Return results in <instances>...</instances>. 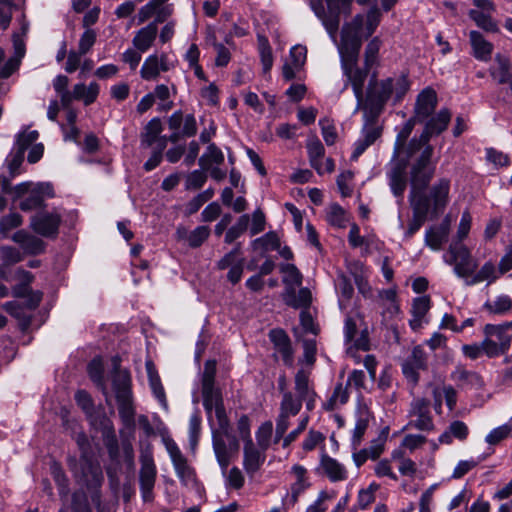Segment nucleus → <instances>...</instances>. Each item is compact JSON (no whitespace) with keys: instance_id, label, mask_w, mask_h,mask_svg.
<instances>
[{"instance_id":"nucleus-47","label":"nucleus","mask_w":512,"mask_h":512,"mask_svg":"<svg viewBox=\"0 0 512 512\" xmlns=\"http://www.w3.org/2000/svg\"><path fill=\"white\" fill-rule=\"evenodd\" d=\"M483 308L490 314L503 315L512 308V299L508 295H499L492 301H487Z\"/></svg>"},{"instance_id":"nucleus-59","label":"nucleus","mask_w":512,"mask_h":512,"mask_svg":"<svg viewBox=\"0 0 512 512\" xmlns=\"http://www.w3.org/2000/svg\"><path fill=\"white\" fill-rule=\"evenodd\" d=\"M281 271L284 273L283 283L285 285L291 284L301 286L303 276L294 264L283 265L281 267Z\"/></svg>"},{"instance_id":"nucleus-9","label":"nucleus","mask_w":512,"mask_h":512,"mask_svg":"<svg viewBox=\"0 0 512 512\" xmlns=\"http://www.w3.org/2000/svg\"><path fill=\"white\" fill-rule=\"evenodd\" d=\"M485 355L495 358L506 354L511 347V338L504 324H486L483 328Z\"/></svg>"},{"instance_id":"nucleus-35","label":"nucleus","mask_w":512,"mask_h":512,"mask_svg":"<svg viewBox=\"0 0 512 512\" xmlns=\"http://www.w3.org/2000/svg\"><path fill=\"white\" fill-rule=\"evenodd\" d=\"M120 419L124 427L133 435L135 430V409L133 396L116 398Z\"/></svg>"},{"instance_id":"nucleus-8","label":"nucleus","mask_w":512,"mask_h":512,"mask_svg":"<svg viewBox=\"0 0 512 512\" xmlns=\"http://www.w3.org/2000/svg\"><path fill=\"white\" fill-rule=\"evenodd\" d=\"M445 263L454 265V273L466 280L471 277L478 267L469 249L462 243H451L448 252L443 256Z\"/></svg>"},{"instance_id":"nucleus-61","label":"nucleus","mask_w":512,"mask_h":512,"mask_svg":"<svg viewBox=\"0 0 512 512\" xmlns=\"http://www.w3.org/2000/svg\"><path fill=\"white\" fill-rule=\"evenodd\" d=\"M328 221L333 226L344 228L347 223L346 212L341 206L334 204L331 206L328 213Z\"/></svg>"},{"instance_id":"nucleus-3","label":"nucleus","mask_w":512,"mask_h":512,"mask_svg":"<svg viewBox=\"0 0 512 512\" xmlns=\"http://www.w3.org/2000/svg\"><path fill=\"white\" fill-rule=\"evenodd\" d=\"M382 14L380 9L374 5L370 7L366 15L357 14L350 22L343 25L341 31V43L339 47L345 45V34L349 36L354 35L359 39L360 47L362 46V39L369 38L377 29L381 22Z\"/></svg>"},{"instance_id":"nucleus-14","label":"nucleus","mask_w":512,"mask_h":512,"mask_svg":"<svg viewBox=\"0 0 512 512\" xmlns=\"http://www.w3.org/2000/svg\"><path fill=\"white\" fill-rule=\"evenodd\" d=\"M310 371L299 369L294 376V391L291 392V398L299 402V410H301L303 403H305L308 411L315 407L316 392L313 383L310 379Z\"/></svg>"},{"instance_id":"nucleus-7","label":"nucleus","mask_w":512,"mask_h":512,"mask_svg":"<svg viewBox=\"0 0 512 512\" xmlns=\"http://www.w3.org/2000/svg\"><path fill=\"white\" fill-rule=\"evenodd\" d=\"M393 87L391 78L377 82L375 76H373L369 81L364 106L360 109L369 110V116L372 119L376 118L390 98Z\"/></svg>"},{"instance_id":"nucleus-16","label":"nucleus","mask_w":512,"mask_h":512,"mask_svg":"<svg viewBox=\"0 0 512 512\" xmlns=\"http://www.w3.org/2000/svg\"><path fill=\"white\" fill-rule=\"evenodd\" d=\"M299 412V402L291 398V392H284L280 402V413L276 419L274 443H278L284 438L290 425V417L296 416Z\"/></svg>"},{"instance_id":"nucleus-24","label":"nucleus","mask_w":512,"mask_h":512,"mask_svg":"<svg viewBox=\"0 0 512 512\" xmlns=\"http://www.w3.org/2000/svg\"><path fill=\"white\" fill-rule=\"evenodd\" d=\"M450 377L461 388L480 390L484 387L482 376L476 371L467 370L462 364L455 366Z\"/></svg>"},{"instance_id":"nucleus-18","label":"nucleus","mask_w":512,"mask_h":512,"mask_svg":"<svg viewBox=\"0 0 512 512\" xmlns=\"http://www.w3.org/2000/svg\"><path fill=\"white\" fill-rule=\"evenodd\" d=\"M427 366V355L422 346L418 345L403 362L402 372L408 381L416 385L419 381V370H426Z\"/></svg>"},{"instance_id":"nucleus-36","label":"nucleus","mask_w":512,"mask_h":512,"mask_svg":"<svg viewBox=\"0 0 512 512\" xmlns=\"http://www.w3.org/2000/svg\"><path fill=\"white\" fill-rule=\"evenodd\" d=\"M158 33L156 22L141 28L133 38V45L140 52H146L153 44Z\"/></svg>"},{"instance_id":"nucleus-63","label":"nucleus","mask_w":512,"mask_h":512,"mask_svg":"<svg viewBox=\"0 0 512 512\" xmlns=\"http://www.w3.org/2000/svg\"><path fill=\"white\" fill-rule=\"evenodd\" d=\"M204 171L205 170H194L189 173L186 177L185 188L187 190L200 189L207 180V176Z\"/></svg>"},{"instance_id":"nucleus-2","label":"nucleus","mask_w":512,"mask_h":512,"mask_svg":"<svg viewBox=\"0 0 512 512\" xmlns=\"http://www.w3.org/2000/svg\"><path fill=\"white\" fill-rule=\"evenodd\" d=\"M354 0H309L315 15L321 20L332 39L335 40L342 15L349 16Z\"/></svg>"},{"instance_id":"nucleus-28","label":"nucleus","mask_w":512,"mask_h":512,"mask_svg":"<svg viewBox=\"0 0 512 512\" xmlns=\"http://www.w3.org/2000/svg\"><path fill=\"white\" fill-rule=\"evenodd\" d=\"M100 93V86L97 82H90L89 85L77 83L71 90V103L82 101L85 106L93 104Z\"/></svg>"},{"instance_id":"nucleus-15","label":"nucleus","mask_w":512,"mask_h":512,"mask_svg":"<svg viewBox=\"0 0 512 512\" xmlns=\"http://www.w3.org/2000/svg\"><path fill=\"white\" fill-rule=\"evenodd\" d=\"M409 416L411 419L407 427L421 431H432L434 429L430 402L428 400L424 398L414 399L410 405Z\"/></svg>"},{"instance_id":"nucleus-4","label":"nucleus","mask_w":512,"mask_h":512,"mask_svg":"<svg viewBox=\"0 0 512 512\" xmlns=\"http://www.w3.org/2000/svg\"><path fill=\"white\" fill-rule=\"evenodd\" d=\"M432 155V145L421 147V150L417 151L413 157L409 158L408 155H406L405 162L410 159H415L410 169L412 188L424 190L431 181L435 173V166L431 163Z\"/></svg>"},{"instance_id":"nucleus-57","label":"nucleus","mask_w":512,"mask_h":512,"mask_svg":"<svg viewBox=\"0 0 512 512\" xmlns=\"http://www.w3.org/2000/svg\"><path fill=\"white\" fill-rule=\"evenodd\" d=\"M319 125L321 127V134L325 143L328 146L335 144L338 134L333 121L329 118H323L319 120Z\"/></svg>"},{"instance_id":"nucleus-56","label":"nucleus","mask_w":512,"mask_h":512,"mask_svg":"<svg viewBox=\"0 0 512 512\" xmlns=\"http://www.w3.org/2000/svg\"><path fill=\"white\" fill-rule=\"evenodd\" d=\"M39 137V133L36 130L23 131L16 136L15 149L25 154V151L30 147Z\"/></svg>"},{"instance_id":"nucleus-37","label":"nucleus","mask_w":512,"mask_h":512,"mask_svg":"<svg viewBox=\"0 0 512 512\" xmlns=\"http://www.w3.org/2000/svg\"><path fill=\"white\" fill-rule=\"evenodd\" d=\"M449 234L448 223H442L428 229L425 233V244L432 250L438 251L447 241Z\"/></svg>"},{"instance_id":"nucleus-13","label":"nucleus","mask_w":512,"mask_h":512,"mask_svg":"<svg viewBox=\"0 0 512 512\" xmlns=\"http://www.w3.org/2000/svg\"><path fill=\"white\" fill-rule=\"evenodd\" d=\"M215 374V364L207 362L202 376V395L203 406L208 416H210L212 411H215L217 407L224 406L222 394L220 390L215 387Z\"/></svg>"},{"instance_id":"nucleus-44","label":"nucleus","mask_w":512,"mask_h":512,"mask_svg":"<svg viewBox=\"0 0 512 512\" xmlns=\"http://www.w3.org/2000/svg\"><path fill=\"white\" fill-rule=\"evenodd\" d=\"M214 414L215 420L212 418V414L208 416L212 434L231 431V426L226 414L225 407H217V409L214 411Z\"/></svg>"},{"instance_id":"nucleus-23","label":"nucleus","mask_w":512,"mask_h":512,"mask_svg":"<svg viewBox=\"0 0 512 512\" xmlns=\"http://www.w3.org/2000/svg\"><path fill=\"white\" fill-rule=\"evenodd\" d=\"M269 338L274 345L275 353L281 356L284 365L292 367L294 363V351L286 332L282 329H273L269 332Z\"/></svg>"},{"instance_id":"nucleus-22","label":"nucleus","mask_w":512,"mask_h":512,"mask_svg":"<svg viewBox=\"0 0 512 512\" xmlns=\"http://www.w3.org/2000/svg\"><path fill=\"white\" fill-rule=\"evenodd\" d=\"M266 460V451L257 448L253 441L244 444L243 467L245 472L253 477L260 470Z\"/></svg>"},{"instance_id":"nucleus-52","label":"nucleus","mask_w":512,"mask_h":512,"mask_svg":"<svg viewBox=\"0 0 512 512\" xmlns=\"http://www.w3.org/2000/svg\"><path fill=\"white\" fill-rule=\"evenodd\" d=\"M436 406L441 407V399L440 397L443 395L446 405L448 406L449 410H453L457 404V391L455 388L451 385L443 386L441 391L439 389H435L433 391Z\"/></svg>"},{"instance_id":"nucleus-50","label":"nucleus","mask_w":512,"mask_h":512,"mask_svg":"<svg viewBox=\"0 0 512 512\" xmlns=\"http://www.w3.org/2000/svg\"><path fill=\"white\" fill-rule=\"evenodd\" d=\"M469 16L481 29L492 33H496L499 31L497 23L492 19V17L489 14H486L480 10H470Z\"/></svg>"},{"instance_id":"nucleus-31","label":"nucleus","mask_w":512,"mask_h":512,"mask_svg":"<svg viewBox=\"0 0 512 512\" xmlns=\"http://www.w3.org/2000/svg\"><path fill=\"white\" fill-rule=\"evenodd\" d=\"M409 201L413 214L425 219L428 218L429 214L432 215V201L429 196L423 193V190L412 188Z\"/></svg>"},{"instance_id":"nucleus-6","label":"nucleus","mask_w":512,"mask_h":512,"mask_svg":"<svg viewBox=\"0 0 512 512\" xmlns=\"http://www.w3.org/2000/svg\"><path fill=\"white\" fill-rule=\"evenodd\" d=\"M451 120V112L444 108L441 109L436 115L432 116L425 124V128L419 137L412 138L407 147L408 157H413L414 154L421 150V147L430 145L429 141L432 136L441 134L446 130Z\"/></svg>"},{"instance_id":"nucleus-39","label":"nucleus","mask_w":512,"mask_h":512,"mask_svg":"<svg viewBox=\"0 0 512 512\" xmlns=\"http://www.w3.org/2000/svg\"><path fill=\"white\" fill-rule=\"evenodd\" d=\"M146 370H147V374H148L149 384L153 391L154 396L161 403V405L165 409H167L168 404H167V400H166V396H165V391L161 384L160 377H159L152 361L146 362Z\"/></svg>"},{"instance_id":"nucleus-21","label":"nucleus","mask_w":512,"mask_h":512,"mask_svg":"<svg viewBox=\"0 0 512 512\" xmlns=\"http://www.w3.org/2000/svg\"><path fill=\"white\" fill-rule=\"evenodd\" d=\"M61 216L58 213H40L32 218L33 230L44 237H55L58 234Z\"/></svg>"},{"instance_id":"nucleus-17","label":"nucleus","mask_w":512,"mask_h":512,"mask_svg":"<svg viewBox=\"0 0 512 512\" xmlns=\"http://www.w3.org/2000/svg\"><path fill=\"white\" fill-rule=\"evenodd\" d=\"M174 67V62L169 59L167 54H152L145 59L140 69V75L146 81H154L158 79L161 72H167Z\"/></svg>"},{"instance_id":"nucleus-12","label":"nucleus","mask_w":512,"mask_h":512,"mask_svg":"<svg viewBox=\"0 0 512 512\" xmlns=\"http://www.w3.org/2000/svg\"><path fill=\"white\" fill-rule=\"evenodd\" d=\"M215 374V364L207 362L202 376V395L203 406L208 416H210L212 411H215L217 407L224 406L222 394L220 390L215 387Z\"/></svg>"},{"instance_id":"nucleus-46","label":"nucleus","mask_w":512,"mask_h":512,"mask_svg":"<svg viewBox=\"0 0 512 512\" xmlns=\"http://www.w3.org/2000/svg\"><path fill=\"white\" fill-rule=\"evenodd\" d=\"M223 162L224 155L215 144H210L206 152L199 158V165L202 170H208L212 164L220 165Z\"/></svg>"},{"instance_id":"nucleus-10","label":"nucleus","mask_w":512,"mask_h":512,"mask_svg":"<svg viewBox=\"0 0 512 512\" xmlns=\"http://www.w3.org/2000/svg\"><path fill=\"white\" fill-rule=\"evenodd\" d=\"M139 484L141 497L144 502H151L154 499V486L157 477V469L153 459L151 447H146L140 453Z\"/></svg>"},{"instance_id":"nucleus-48","label":"nucleus","mask_w":512,"mask_h":512,"mask_svg":"<svg viewBox=\"0 0 512 512\" xmlns=\"http://www.w3.org/2000/svg\"><path fill=\"white\" fill-rule=\"evenodd\" d=\"M90 379L101 389L108 402V391L103 376V366L99 359H93L88 365Z\"/></svg>"},{"instance_id":"nucleus-40","label":"nucleus","mask_w":512,"mask_h":512,"mask_svg":"<svg viewBox=\"0 0 512 512\" xmlns=\"http://www.w3.org/2000/svg\"><path fill=\"white\" fill-rule=\"evenodd\" d=\"M378 303L383 308V315L390 317L399 312L395 289H383L378 293Z\"/></svg>"},{"instance_id":"nucleus-49","label":"nucleus","mask_w":512,"mask_h":512,"mask_svg":"<svg viewBox=\"0 0 512 512\" xmlns=\"http://www.w3.org/2000/svg\"><path fill=\"white\" fill-rule=\"evenodd\" d=\"M69 79L65 75H58L53 80V88L60 97V103L63 108L71 106V91L67 89Z\"/></svg>"},{"instance_id":"nucleus-41","label":"nucleus","mask_w":512,"mask_h":512,"mask_svg":"<svg viewBox=\"0 0 512 512\" xmlns=\"http://www.w3.org/2000/svg\"><path fill=\"white\" fill-rule=\"evenodd\" d=\"M498 278V272L495 265L488 261L486 262L481 269L469 277V279L465 280L466 285L472 286L478 284L483 281H488V283L494 282Z\"/></svg>"},{"instance_id":"nucleus-11","label":"nucleus","mask_w":512,"mask_h":512,"mask_svg":"<svg viewBox=\"0 0 512 512\" xmlns=\"http://www.w3.org/2000/svg\"><path fill=\"white\" fill-rule=\"evenodd\" d=\"M212 446L217 462L223 473L239 452V441L231 431L212 434Z\"/></svg>"},{"instance_id":"nucleus-54","label":"nucleus","mask_w":512,"mask_h":512,"mask_svg":"<svg viewBox=\"0 0 512 512\" xmlns=\"http://www.w3.org/2000/svg\"><path fill=\"white\" fill-rule=\"evenodd\" d=\"M210 229L208 226H198L187 236L188 245L191 248L200 247L209 237Z\"/></svg>"},{"instance_id":"nucleus-29","label":"nucleus","mask_w":512,"mask_h":512,"mask_svg":"<svg viewBox=\"0 0 512 512\" xmlns=\"http://www.w3.org/2000/svg\"><path fill=\"white\" fill-rule=\"evenodd\" d=\"M309 163L319 175L324 173L322 159L325 155V148L316 135H311L306 141Z\"/></svg>"},{"instance_id":"nucleus-33","label":"nucleus","mask_w":512,"mask_h":512,"mask_svg":"<svg viewBox=\"0 0 512 512\" xmlns=\"http://www.w3.org/2000/svg\"><path fill=\"white\" fill-rule=\"evenodd\" d=\"M292 473L296 477V481L291 485L290 491V504L294 506L299 496L310 486V483L307 478V470L305 467L301 465H294L291 469Z\"/></svg>"},{"instance_id":"nucleus-19","label":"nucleus","mask_w":512,"mask_h":512,"mask_svg":"<svg viewBox=\"0 0 512 512\" xmlns=\"http://www.w3.org/2000/svg\"><path fill=\"white\" fill-rule=\"evenodd\" d=\"M406 165L405 161L392 159L390 169L387 172L390 189L393 195L398 198L399 204L403 201V194L407 186Z\"/></svg>"},{"instance_id":"nucleus-25","label":"nucleus","mask_w":512,"mask_h":512,"mask_svg":"<svg viewBox=\"0 0 512 512\" xmlns=\"http://www.w3.org/2000/svg\"><path fill=\"white\" fill-rule=\"evenodd\" d=\"M450 181L442 178L430 189V200L432 201V218L439 216L449 202Z\"/></svg>"},{"instance_id":"nucleus-64","label":"nucleus","mask_w":512,"mask_h":512,"mask_svg":"<svg viewBox=\"0 0 512 512\" xmlns=\"http://www.w3.org/2000/svg\"><path fill=\"white\" fill-rule=\"evenodd\" d=\"M431 307L429 296L417 297L413 300L411 313L414 317L424 318Z\"/></svg>"},{"instance_id":"nucleus-5","label":"nucleus","mask_w":512,"mask_h":512,"mask_svg":"<svg viewBox=\"0 0 512 512\" xmlns=\"http://www.w3.org/2000/svg\"><path fill=\"white\" fill-rule=\"evenodd\" d=\"M67 463L74 477L82 481L88 488H96L103 482V472L100 463L92 455L80 457L79 460L74 456H70Z\"/></svg>"},{"instance_id":"nucleus-20","label":"nucleus","mask_w":512,"mask_h":512,"mask_svg":"<svg viewBox=\"0 0 512 512\" xmlns=\"http://www.w3.org/2000/svg\"><path fill=\"white\" fill-rule=\"evenodd\" d=\"M438 100L434 89L428 87L422 90L415 104V118L419 123L424 122L430 117L436 109Z\"/></svg>"},{"instance_id":"nucleus-55","label":"nucleus","mask_w":512,"mask_h":512,"mask_svg":"<svg viewBox=\"0 0 512 512\" xmlns=\"http://www.w3.org/2000/svg\"><path fill=\"white\" fill-rule=\"evenodd\" d=\"M380 47L381 40L378 37H374L367 44L364 53V65L367 68H372L373 65L377 62Z\"/></svg>"},{"instance_id":"nucleus-51","label":"nucleus","mask_w":512,"mask_h":512,"mask_svg":"<svg viewBox=\"0 0 512 512\" xmlns=\"http://www.w3.org/2000/svg\"><path fill=\"white\" fill-rule=\"evenodd\" d=\"M249 221L250 216L248 214L241 215L237 222L227 230L224 238L225 243L231 244L238 239L247 230Z\"/></svg>"},{"instance_id":"nucleus-26","label":"nucleus","mask_w":512,"mask_h":512,"mask_svg":"<svg viewBox=\"0 0 512 512\" xmlns=\"http://www.w3.org/2000/svg\"><path fill=\"white\" fill-rule=\"evenodd\" d=\"M382 134V129L374 124L366 123L362 129L361 137L354 144L351 160L356 161Z\"/></svg>"},{"instance_id":"nucleus-62","label":"nucleus","mask_w":512,"mask_h":512,"mask_svg":"<svg viewBox=\"0 0 512 512\" xmlns=\"http://www.w3.org/2000/svg\"><path fill=\"white\" fill-rule=\"evenodd\" d=\"M22 224V216L18 213H10L7 216H4L0 220V233L2 237H6L7 233L19 227Z\"/></svg>"},{"instance_id":"nucleus-34","label":"nucleus","mask_w":512,"mask_h":512,"mask_svg":"<svg viewBox=\"0 0 512 512\" xmlns=\"http://www.w3.org/2000/svg\"><path fill=\"white\" fill-rule=\"evenodd\" d=\"M469 37L474 57L481 61H488L493 52L492 43L487 41L478 31H471Z\"/></svg>"},{"instance_id":"nucleus-30","label":"nucleus","mask_w":512,"mask_h":512,"mask_svg":"<svg viewBox=\"0 0 512 512\" xmlns=\"http://www.w3.org/2000/svg\"><path fill=\"white\" fill-rule=\"evenodd\" d=\"M320 467L331 482L344 481L348 477L345 466L327 454L321 456Z\"/></svg>"},{"instance_id":"nucleus-43","label":"nucleus","mask_w":512,"mask_h":512,"mask_svg":"<svg viewBox=\"0 0 512 512\" xmlns=\"http://www.w3.org/2000/svg\"><path fill=\"white\" fill-rule=\"evenodd\" d=\"M197 133V123L194 115L185 116V123L182 130H172L170 136H166L167 142L177 143L183 137H192Z\"/></svg>"},{"instance_id":"nucleus-60","label":"nucleus","mask_w":512,"mask_h":512,"mask_svg":"<svg viewBox=\"0 0 512 512\" xmlns=\"http://www.w3.org/2000/svg\"><path fill=\"white\" fill-rule=\"evenodd\" d=\"M348 386H343L342 383L336 385L332 396L328 401L330 409H334L337 406L344 405L349 399Z\"/></svg>"},{"instance_id":"nucleus-42","label":"nucleus","mask_w":512,"mask_h":512,"mask_svg":"<svg viewBox=\"0 0 512 512\" xmlns=\"http://www.w3.org/2000/svg\"><path fill=\"white\" fill-rule=\"evenodd\" d=\"M50 473L57 485L60 497L62 499H66L70 493L69 479L66 476L64 470L62 469L61 465L56 461L51 462Z\"/></svg>"},{"instance_id":"nucleus-1","label":"nucleus","mask_w":512,"mask_h":512,"mask_svg":"<svg viewBox=\"0 0 512 512\" xmlns=\"http://www.w3.org/2000/svg\"><path fill=\"white\" fill-rule=\"evenodd\" d=\"M338 49L341 56V68L346 77L344 89L349 85L352 87L357 100L356 110H359L364 106V85L371 68H367L365 65L363 68L358 66L360 42L354 35L349 36L346 33L345 45Z\"/></svg>"},{"instance_id":"nucleus-38","label":"nucleus","mask_w":512,"mask_h":512,"mask_svg":"<svg viewBox=\"0 0 512 512\" xmlns=\"http://www.w3.org/2000/svg\"><path fill=\"white\" fill-rule=\"evenodd\" d=\"M416 122L418 121L415 118H410L408 121L404 123V125L398 132L394 144L393 159H397L401 153H405V155H407L408 144L406 145V142L410 137Z\"/></svg>"},{"instance_id":"nucleus-32","label":"nucleus","mask_w":512,"mask_h":512,"mask_svg":"<svg viewBox=\"0 0 512 512\" xmlns=\"http://www.w3.org/2000/svg\"><path fill=\"white\" fill-rule=\"evenodd\" d=\"M162 130L160 118L155 117L151 119L144 127V131L141 134V145L144 147H152L154 145L155 147H159L160 140L166 138V136H160Z\"/></svg>"},{"instance_id":"nucleus-53","label":"nucleus","mask_w":512,"mask_h":512,"mask_svg":"<svg viewBox=\"0 0 512 512\" xmlns=\"http://www.w3.org/2000/svg\"><path fill=\"white\" fill-rule=\"evenodd\" d=\"M273 432V424L271 421H266L260 425L256 431L257 448L267 451L270 446V441Z\"/></svg>"},{"instance_id":"nucleus-27","label":"nucleus","mask_w":512,"mask_h":512,"mask_svg":"<svg viewBox=\"0 0 512 512\" xmlns=\"http://www.w3.org/2000/svg\"><path fill=\"white\" fill-rule=\"evenodd\" d=\"M113 366L112 386L115 392V397L120 398L122 396H132L130 373L127 370L120 369L117 358L113 359Z\"/></svg>"},{"instance_id":"nucleus-45","label":"nucleus","mask_w":512,"mask_h":512,"mask_svg":"<svg viewBox=\"0 0 512 512\" xmlns=\"http://www.w3.org/2000/svg\"><path fill=\"white\" fill-rule=\"evenodd\" d=\"M151 93H152V95H154V100L159 101L158 111L167 112L174 107V102H173V100L170 99L171 90L167 85L158 84L155 86L153 92H151Z\"/></svg>"},{"instance_id":"nucleus-58","label":"nucleus","mask_w":512,"mask_h":512,"mask_svg":"<svg viewBox=\"0 0 512 512\" xmlns=\"http://www.w3.org/2000/svg\"><path fill=\"white\" fill-rule=\"evenodd\" d=\"M167 147V139L163 138L159 142V147H154L152 155L150 158L144 163L143 168L149 172L155 169L162 161L163 152Z\"/></svg>"}]
</instances>
